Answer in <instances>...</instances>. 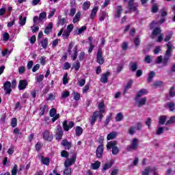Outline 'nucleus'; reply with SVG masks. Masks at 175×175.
Segmentation results:
<instances>
[{
  "mask_svg": "<svg viewBox=\"0 0 175 175\" xmlns=\"http://www.w3.org/2000/svg\"><path fill=\"white\" fill-rule=\"evenodd\" d=\"M167 49L165 53L164 57L159 56L156 59V64H161L162 66H167L169 65V59L172 57V50H173V44L170 42L167 44Z\"/></svg>",
  "mask_w": 175,
  "mask_h": 175,
  "instance_id": "nucleus-1",
  "label": "nucleus"
},
{
  "mask_svg": "<svg viewBox=\"0 0 175 175\" xmlns=\"http://www.w3.org/2000/svg\"><path fill=\"white\" fill-rule=\"evenodd\" d=\"M98 118H99L98 121H102V119L103 118V115H100V113L98 111H94L93 113L91 120H90V125L92 126H94V125H95V122H96V120H98Z\"/></svg>",
  "mask_w": 175,
  "mask_h": 175,
  "instance_id": "nucleus-2",
  "label": "nucleus"
},
{
  "mask_svg": "<svg viewBox=\"0 0 175 175\" xmlns=\"http://www.w3.org/2000/svg\"><path fill=\"white\" fill-rule=\"evenodd\" d=\"M42 139L46 142H53L54 139V135L51 131L45 130L42 133Z\"/></svg>",
  "mask_w": 175,
  "mask_h": 175,
  "instance_id": "nucleus-3",
  "label": "nucleus"
},
{
  "mask_svg": "<svg viewBox=\"0 0 175 175\" xmlns=\"http://www.w3.org/2000/svg\"><path fill=\"white\" fill-rule=\"evenodd\" d=\"M137 147H139V139L137 138H134L131 141V144L126 147V150L128 151H135L137 150Z\"/></svg>",
  "mask_w": 175,
  "mask_h": 175,
  "instance_id": "nucleus-4",
  "label": "nucleus"
},
{
  "mask_svg": "<svg viewBox=\"0 0 175 175\" xmlns=\"http://www.w3.org/2000/svg\"><path fill=\"white\" fill-rule=\"evenodd\" d=\"M77 159V154L75 153L72 154L71 159H67L64 162L65 167H69V166H72V165H75L76 163V159Z\"/></svg>",
  "mask_w": 175,
  "mask_h": 175,
  "instance_id": "nucleus-5",
  "label": "nucleus"
},
{
  "mask_svg": "<svg viewBox=\"0 0 175 175\" xmlns=\"http://www.w3.org/2000/svg\"><path fill=\"white\" fill-rule=\"evenodd\" d=\"M117 141L110 142V149L113 155H117L120 152V148L117 146Z\"/></svg>",
  "mask_w": 175,
  "mask_h": 175,
  "instance_id": "nucleus-6",
  "label": "nucleus"
},
{
  "mask_svg": "<svg viewBox=\"0 0 175 175\" xmlns=\"http://www.w3.org/2000/svg\"><path fill=\"white\" fill-rule=\"evenodd\" d=\"M3 88L5 92L6 95H10L11 92H12V83H10V81H6L4 83H3Z\"/></svg>",
  "mask_w": 175,
  "mask_h": 175,
  "instance_id": "nucleus-7",
  "label": "nucleus"
},
{
  "mask_svg": "<svg viewBox=\"0 0 175 175\" xmlns=\"http://www.w3.org/2000/svg\"><path fill=\"white\" fill-rule=\"evenodd\" d=\"M75 126V122L70 121L68 125V120H64L63 122V128L66 132H68L69 129H72Z\"/></svg>",
  "mask_w": 175,
  "mask_h": 175,
  "instance_id": "nucleus-8",
  "label": "nucleus"
},
{
  "mask_svg": "<svg viewBox=\"0 0 175 175\" xmlns=\"http://www.w3.org/2000/svg\"><path fill=\"white\" fill-rule=\"evenodd\" d=\"M96 62L99 64V65H103L105 63V59H103V56H102V49H98L97 52V60Z\"/></svg>",
  "mask_w": 175,
  "mask_h": 175,
  "instance_id": "nucleus-9",
  "label": "nucleus"
},
{
  "mask_svg": "<svg viewBox=\"0 0 175 175\" xmlns=\"http://www.w3.org/2000/svg\"><path fill=\"white\" fill-rule=\"evenodd\" d=\"M28 85V82L27 80H20L19 81V84L18 86V88L20 91H24L27 88V86Z\"/></svg>",
  "mask_w": 175,
  "mask_h": 175,
  "instance_id": "nucleus-10",
  "label": "nucleus"
},
{
  "mask_svg": "<svg viewBox=\"0 0 175 175\" xmlns=\"http://www.w3.org/2000/svg\"><path fill=\"white\" fill-rule=\"evenodd\" d=\"M62 136H64V131H62V127L60 126H57V131H56V140H61L62 139Z\"/></svg>",
  "mask_w": 175,
  "mask_h": 175,
  "instance_id": "nucleus-11",
  "label": "nucleus"
},
{
  "mask_svg": "<svg viewBox=\"0 0 175 175\" xmlns=\"http://www.w3.org/2000/svg\"><path fill=\"white\" fill-rule=\"evenodd\" d=\"M103 155V145L100 144L96 150V158L100 159Z\"/></svg>",
  "mask_w": 175,
  "mask_h": 175,
  "instance_id": "nucleus-12",
  "label": "nucleus"
},
{
  "mask_svg": "<svg viewBox=\"0 0 175 175\" xmlns=\"http://www.w3.org/2000/svg\"><path fill=\"white\" fill-rule=\"evenodd\" d=\"M61 144L64 147L65 150H70L72 148V142L68 141L66 139H63Z\"/></svg>",
  "mask_w": 175,
  "mask_h": 175,
  "instance_id": "nucleus-13",
  "label": "nucleus"
},
{
  "mask_svg": "<svg viewBox=\"0 0 175 175\" xmlns=\"http://www.w3.org/2000/svg\"><path fill=\"white\" fill-rule=\"evenodd\" d=\"M135 102L138 106V107H142V106H144L147 103V98L144 97L139 100V98H135Z\"/></svg>",
  "mask_w": 175,
  "mask_h": 175,
  "instance_id": "nucleus-14",
  "label": "nucleus"
},
{
  "mask_svg": "<svg viewBox=\"0 0 175 175\" xmlns=\"http://www.w3.org/2000/svg\"><path fill=\"white\" fill-rule=\"evenodd\" d=\"M98 107L99 111H98L100 113V115L103 116V113H105V109H106L105 103L103 101H101L100 103H99Z\"/></svg>",
  "mask_w": 175,
  "mask_h": 175,
  "instance_id": "nucleus-15",
  "label": "nucleus"
},
{
  "mask_svg": "<svg viewBox=\"0 0 175 175\" xmlns=\"http://www.w3.org/2000/svg\"><path fill=\"white\" fill-rule=\"evenodd\" d=\"M109 75H110L109 72H107L103 74L100 77V81L101 83H103L104 84H106V83H107L109 81Z\"/></svg>",
  "mask_w": 175,
  "mask_h": 175,
  "instance_id": "nucleus-16",
  "label": "nucleus"
},
{
  "mask_svg": "<svg viewBox=\"0 0 175 175\" xmlns=\"http://www.w3.org/2000/svg\"><path fill=\"white\" fill-rule=\"evenodd\" d=\"M46 111H49V106L44 105H41L40 107V113H39V116L40 117H42V116H44V113H46Z\"/></svg>",
  "mask_w": 175,
  "mask_h": 175,
  "instance_id": "nucleus-17",
  "label": "nucleus"
},
{
  "mask_svg": "<svg viewBox=\"0 0 175 175\" xmlns=\"http://www.w3.org/2000/svg\"><path fill=\"white\" fill-rule=\"evenodd\" d=\"M53 31V23H48L47 27H45V29L44 31V33L46 35H49L51 32Z\"/></svg>",
  "mask_w": 175,
  "mask_h": 175,
  "instance_id": "nucleus-18",
  "label": "nucleus"
},
{
  "mask_svg": "<svg viewBox=\"0 0 175 175\" xmlns=\"http://www.w3.org/2000/svg\"><path fill=\"white\" fill-rule=\"evenodd\" d=\"M98 9L99 8H98V6H95L94 8H93L90 16L91 20H94V18L96 17V13H98Z\"/></svg>",
  "mask_w": 175,
  "mask_h": 175,
  "instance_id": "nucleus-19",
  "label": "nucleus"
},
{
  "mask_svg": "<svg viewBox=\"0 0 175 175\" xmlns=\"http://www.w3.org/2000/svg\"><path fill=\"white\" fill-rule=\"evenodd\" d=\"M134 1L135 0H130L129 2V8L132 12H136V10H137V6L135 4H133Z\"/></svg>",
  "mask_w": 175,
  "mask_h": 175,
  "instance_id": "nucleus-20",
  "label": "nucleus"
},
{
  "mask_svg": "<svg viewBox=\"0 0 175 175\" xmlns=\"http://www.w3.org/2000/svg\"><path fill=\"white\" fill-rule=\"evenodd\" d=\"M121 13H122V7L118 5L116 8L115 17L118 18L121 16Z\"/></svg>",
  "mask_w": 175,
  "mask_h": 175,
  "instance_id": "nucleus-21",
  "label": "nucleus"
},
{
  "mask_svg": "<svg viewBox=\"0 0 175 175\" xmlns=\"http://www.w3.org/2000/svg\"><path fill=\"white\" fill-rule=\"evenodd\" d=\"M73 54L71 56V58L72 59V61H76V59H77V55L79 54V48H77V46H75L73 49Z\"/></svg>",
  "mask_w": 175,
  "mask_h": 175,
  "instance_id": "nucleus-22",
  "label": "nucleus"
},
{
  "mask_svg": "<svg viewBox=\"0 0 175 175\" xmlns=\"http://www.w3.org/2000/svg\"><path fill=\"white\" fill-rule=\"evenodd\" d=\"M26 23H27V16L23 17V15H21L19 16L20 27H23V25H25Z\"/></svg>",
  "mask_w": 175,
  "mask_h": 175,
  "instance_id": "nucleus-23",
  "label": "nucleus"
},
{
  "mask_svg": "<svg viewBox=\"0 0 175 175\" xmlns=\"http://www.w3.org/2000/svg\"><path fill=\"white\" fill-rule=\"evenodd\" d=\"M41 163H42V165H46V166H49V165H50V159L42 156Z\"/></svg>",
  "mask_w": 175,
  "mask_h": 175,
  "instance_id": "nucleus-24",
  "label": "nucleus"
},
{
  "mask_svg": "<svg viewBox=\"0 0 175 175\" xmlns=\"http://www.w3.org/2000/svg\"><path fill=\"white\" fill-rule=\"evenodd\" d=\"M80 17H81V12H78L75 14V17H74V18H73V20H72V23H73L74 24H76V23H79V21H80Z\"/></svg>",
  "mask_w": 175,
  "mask_h": 175,
  "instance_id": "nucleus-25",
  "label": "nucleus"
},
{
  "mask_svg": "<svg viewBox=\"0 0 175 175\" xmlns=\"http://www.w3.org/2000/svg\"><path fill=\"white\" fill-rule=\"evenodd\" d=\"M132 84H133V81L129 80L124 88V92H123V95H125L126 92H128V90L131 89L132 87Z\"/></svg>",
  "mask_w": 175,
  "mask_h": 175,
  "instance_id": "nucleus-26",
  "label": "nucleus"
},
{
  "mask_svg": "<svg viewBox=\"0 0 175 175\" xmlns=\"http://www.w3.org/2000/svg\"><path fill=\"white\" fill-rule=\"evenodd\" d=\"M75 135L76 136H77L78 137L79 136H81L83 135V128L77 126L76 127V129H75Z\"/></svg>",
  "mask_w": 175,
  "mask_h": 175,
  "instance_id": "nucleus-27",
  "label": "nucleus"
},
{
  "mask_svg": "<svg viewBox=\"0 0 175 175\" xmlns=\"http://www.w3.org/2000/svg\"><path fill=\"white\" fill-rule=\"evenodd\" d=\"M147 94V90L146 89H142L141 90H139L135 98H142V96H143V95H146Z\"/></svg>",
  "mask_w": 175,
  "mask_h": 175,
  "instance_id": "nucleus-28",
  "label": "nucleus"
},
{
  "mask_svg": "<svg viewBox=\"0 0 175 175\" xmlns=\"http://www.w3.org/2000/svg\"><path fill=\"white\" fill-rule=\"evenodd\" d=\"M91 166L93 170H97V169H99V167H100V161H97L95 163H92Z\"/></svg>",
  "mask_w": 175,
  "mask_h": 175,
  "instance_id": "nucleus-29",
  "label": "nucleus"
},
{
  "mask_svg": "<svg viewBox=\"0 0 175 175\" xmlns=\"http://www.w3.org/2000/svg\"><path fill=\"white\" fill-rule=\"evenodd\" d=\"M72 69H75L76 72H79V70L80 69V61H75V62L72 64Z\"/></svg>",
  "mask_w": 175,
  "mask_h": 175,
  "instance_id": "nucleus-30",
  "label": "nucleus"
},
{
  "mask_svg": "<svg viewBox=\"0 0 175 175\" xmlns=\"http://www.w3.org/2000/svg\"><path fill=\"white\" fill-rule=\"evenodd\" d=\"M41 46L44 49H47V46H49V40L47 38H44L40 42Z\"/></svg>",
  "mask_w": 175,
  "mask_h": 175,
  "instance_id": "nucleus-31",
  "label": "nucleus"
},
{
  "mask_svg": "<svg viewBox=\"0 0 175 175\" xmlns=\"http://www.w3.org/2000/svg\"><path fill=\"white\" fill-rule=\"evenodd\" d=\"M115 120L116 122H120V121H122V120H124V115L122 114V113L120 112L117 113Z\"/></svg>",
  "mask_w": 175,
  "mask_h": 175,
  "instance_id": "nucleus-32",
  "label": "nucleus"
},
{
  "mask_svg": "<svg viewBox=\"0 0 175 175\" xmlns=\"http://www.w3.org/2000/svg\"><path fill=\"white\" fill-rule=\"evenodd\" d=\"M90 6H91V3H90V1H85L83 4L82 9L86 12V10L90 9Z\"/></svg>",
  "mask_w": 175,
  "mask_h": 175,
  "instance_id": "nucleus-33",
  "label": "nucleus"
},
{
  "mask_svg": "<svg viewBox=\"0 0 175 175\" xmlns=\"http://www.w3.org/2000/svg\"><path fill=\"white\" fill-rule=\"evenodd\" d=\"M46 16H47V14L46 13V12H41L38 17L40 23H43V20L46 18Z\"/></svg>",
  "mask_w": 175,
  "mask_h": 175,
  "instance_id": "nucleus-34",
  "label": "nucleus"
},
{
  "mask_svg": "<svg viewBox=\"0 0 175 175\" xmlns=\"http://www.w3.org/2000/svg\"><path fill=\"white\" fill-rule=\"evenodd\" d=\"M161 33V27H156L152 33V38H154V36H157V35H159Z\"/></svg>",
  "mask_w": 175,
  "mask_h": 175,
  "instance_id": "nucleus-35",
  "label": "nucleus"
},
{
  "mask_svg": "<svg viewBox=\"0 0 175 175\" xmlns=\"http://www.w3.org/2000/svg\"><path fill=\"white\" fill-rule=\"evenodd\" d=\"M130 69L132 72H135L137 70V63L133 62L130 64Z\"/></svg>",
  "mask_w": 175,
  "mask_h": 175,
  "instance_id": "nucleus-36",
  "label": "nucleus"
},
{
  "mask_svg": "<svg viewBox=\"0 0 175 175\" xmlns=\"http://www.w3.org/2000/svg\"><path fill=\"white\" fill-rule=\"evenodd\" d=\"M155 72L154 71H150L149 75H148V83H151V81H152V79L155 76Z\"/></svg>",
  "mask_w": 175,
  "mask_h": 175,
  "instance_id": "nucleus-37",
  "label": "nucleus"
},
{
  "mask_svg": "<svg viewBox=\"0 0 175 175\" xmlns=\"http://www.w3.org/2000/svg\"><path fill=\"white\" fill-rule=\"evenodd\" d=\"M150 172H151V167L149 166L142 172V175H150Z\"/></svg>",
  "mask_w": 175,
  "mask_h": 175,
  "instance_id": "nucleus-38",
  "label": "nucleus"
},
{
  "mask_svg": "<svg viewBox=\"0 0 175 175\" xmlns=\"http://www.w3.org/2000/svg\"><path fill=\"white\" fill-rule=\"evenodd\" d=\"M166 106L168 107V109H170V111H174L175 109V105L174 103H167Z\"/></svg>",
  "mask_w": 175,
  "mask_h": 175,
  "instance_id": "nucleus-39",
  "label": "nucleus"
},
{
  "mask_svg": "<svg viewBox=\"0 0 175 175\" xmlns=\"http://www.w3.org/2000/svg\"><path fill=\"white\" fill-rule=\"evenodd\" d=\"M59 20L57 22L58 25H65V21H66V19L65 18H61L58 17Z\"/></svg>",
  "mask_w": 175,
  "mask_h": 175,
  "instance_id": "nucleus-40",
  "label": "nucleus"
},
{
  "mask_svg": "<svg viewBox=\"0 0 175 175\" xmlns=\"http://www.w3.org/2000/svg\"><path fill=\"white\" fill-rule=\"evenodd\" d=\"M84 31H87V27L82 26L80 29L77 31V35H81Z\"/></svg>",
  "mask_w": 175,
  "mask_h": 175,
  "instance_id": "nucleus-41",
  "label": "nucleus"
},
{
  "mask_svg": "<svg viewBox=\"0 0 175 175\" xmlns=\"http://www.w3.org/2000/svg\"><path fill=\"white\" fill-rule=\"evenodd\" d=\"M159 10V8H158V4L153 3L152 6V13H157Z\"/></svg>",
  "mask_w": 175,
  "mask_h": 175,
  "instance_id": "nucleus-42",
  "label": "nucleus"
},
{
  "mask_svg": "<svg viewBox=\"0 0 175 175\" xmlns=\"http://www.w3.org/2000/svg\"><path fill=\"white\" fill-rule=\"evenodd\" d=\"M120 172V169L118 167H116L114 168H112V170L111 172V175H118Z\"/></svg>",
  "mask_w": 175,
  "mask_h": 175,
  "instance_id": "nucleus-43",
  "label": "nucleus"
},
{
  "mask_svg": "<svg viewBox=\"0 0 175 175\" xmlns=\"http://www.w3.org/2000/svg\"><path fill=\"white\" fill-rule=\"evenodd\" d=\"M63 173L64 175H72V169L70 167H66Z\"/></svg>",
  "mask_w": 175,
  "mask_h": 175,
  "instance_id": "nucleus-44",
  "label": "nucleus"
},
{
  "mask_svg": "<svg viewBox=\"0 0 175 175\" xmlns=\"http://www.w3.org/2000/svg\"><path fill=\"white\" fill-rule=\"evenodd\" d=\"M11 126H12V128H16V126H17V118H13L11 120Z\"/></svg>",
  "mask_w": 175,
  "mask_h": 175,
  "instance_id": "nucleus-45",
  "label": "nucleus"
},
{
  "mask_svg": "<svg viewBox=\"0 0 175 175\" xmlns=\"http://www.w3.org/2000/svg\"><path fill=\"white\" fill-rule=\"evenodd\" d=\"M68 83H69V81L68 80V73L66 72L63 77V84L64 85H66Z\"/></svg>",
  "mask_w": 175,
  "mask_h": 175,
  "instance_id": "nucleus-46",
  "label": "nucleus"
},
{
  "mask_svg": "<svg viewBox=\"0 0 175 175\" xmlns=\"http://www.w3.org/2000/svg\"><path fill=\"white\" fill-rule=\"evenodd\" d=\"M18 169V167L17 165H14V167L12 170L11 175H17V170Z\"/></svg>",
  "mask_w": 175,
  "mask_h": 175,
  "instance_id": "nucleus-47",
  "label": "nucleus"
},
{
  "mask_svg": "<svg viewBox=\"0 0 175 175\" xmlns=\"http://www.w3.org/2000/svg\"><path fill=\"white\" fill-rule=\"evenodd\" d=\"M70 96V92H69L68 91H64L62 92V98H63L64 99H66V98H68Z\"/></svg>",
  "mask_w": 175,
  "mask_h": 175,
  "instance_id": "nucleus-48",
  "label": "nucleus"
},
{
  "mask_svg": "<svg viewBox=\"0 0 175 175\" xmlns=\"http://www.w3.org/2000/svg\"><path fill=\"white\" fill-rule=\"evenodd\" d=\"M118 135L117 131H113L110 133V140H113V139H116Z\"/></svg>",
  "mask_w": 175,
  "mask_h": 175,
  "instance_id": "nucleus-49",
  "label": "nucleus"
},
{
  "mask_svg": "<svg viewBox=\"0 0 175 175\" xmlns=\"http://www.w3.org/2000/svg\"><path fill=\"white\" fill-rule=\"evenodd\" d=\"M10 38V35H9V33L5 32V33H3V40H4V42H8V40H9Z\"/></svg>",
  "mask_w": 175,
  "mask_h": 175,
  "instance_id": "nucleus-50",
  "label": "nucleus"
},
{
  "mask_svg": "<svg viewBox=\"0 0 175 175\" xmlns=\"http://www.w3.org/2000/svg\"><path fill=\"white\" fill-rule=\"evenodd\" d=\"M61 157H62V158H68L69 157V153L66 150H62L61 152Z\"/></svg>",
  "mask_w": 175,
  "mask_h": 175,
  "instance_id": "nucleus-51",
  "label": "nucleus"
},
{
  "mask_svg": "<svg viewBox=\"0 0 175 175\" xmlns=\"http://www.w3.org/2000/svg\"><path fill=\"white\" fill-rule=\"evenodd\" d=\"M57 114V109L55 108H52L49 111L50 117H54Z\"/></svg>",
  "mask_w": 175,
  "mask_h": 175,
  "instance_id": "nucleus-52",
  "label": "nucleus"
},
{
  "mask_svg": "<svg viewBox=\"0 0 175 175\" xmlns=\"http://www.w3.org/2000/svg\"><path fill=\"white\" fill-rule=\"evenodd\" d=\"M154 87H162L163 82L162 81H157L153 83Z\"/></svg>",
  "mask_w": 175,
  "mask_h": 175,
  "instance_id": "nucleus-53",
  "label": "nucleus"
},
{
  "mask_svg": "<svg viewBox=\"0 0 175 175\" xmlns=\"http://www.w3.org/2000/svg\"><path fill=\"white\" fill-rule=\"evenodd\" d=\"M73 46H75V42H71L69 45H68V53L69 54H72V49H73Z\"/></svg>",
  "mask_w": 175,
  "mask_h": 175,
  "instance_id": "nucleus-54",
  "label": "nucleus"
},
{
  "mask_svg": "<svg viewBox=\"0 0 175 175\" xmlns=\"http://www.w3.org/2000/svg\"><path fill=\"white\" fill-rule=\"evenodd\" d=\"M62 69H63V70H68L70 69V64L68 62L64 63V65Z\"/></svg>",
  "mask_w": 175,
  "mask_h": 175,
  "instance_id": "nucleus-55",
  "label": "nucleus"
},
{
  "mask_svg": "<svg viewBox=\"0 0 175 175\" xmlns=\"http://www.w3.org/2000/svg\"><path fill=\"white\" fill-rule=\"evenodd\" d=\"M76 10H77V9H76V8H73V7L71 8L69 16H70V17H73V16H75V14H76Z\"/></svg>",
  "mask_w": 175,
  "mask_h": 175,
  "instance_id": "nucleus-56",
  "label": "nucleus"
},
{
  "mask_svg": "<svg viewBox=\"0 0 175 175\" xmlns=\"http://www.w3.org/2000/svg\"><path fill=\"white\" fill-rule=\"evenodd\" d=\"M16 87H17V81H16V79H14L11 83V88H12V90H14Z\"/></svg>",
  "mask_w": 175,
  "mask_h": 175,
  "instance_id": "nucleus-57",
  "label": "nucleus"
},
{
  "mask_svg": "<svg viewBox=\"0 0 175 175\" xmlns=\"http://www.w3.org/2000/svg\"><path fill=\"white\" fill-rule=\"evenodd\" d=\"M40 64L42 65V66H44L46 65V57L42 56L40 59Z\"/></svg>",
  "mask_w": 175,
  "mask_h": 175,
  "instance_id": "nucleus-58",
  "label": "nucleus"
},
{
  "mask_svg": "<svg viewBox=\"0 0 175 175\" xmlns=\"http://www.w3.org/2000/svg\"><path fill=\"white\" fill-rule=\"evenodd\" d=\"M44 79V75H40L36 78L37 83H42L43 81V79Z\"/></svg>",
  "mask_w": 175,
  "mask_h": 175,
  "instance_id": "nucleus-59",
  "label": "nucleus"
},
{
  "mask_svg": "<svg viewBox=\"0 0 175 175\" xmlns=\"http://www.w3.org/2000/svg\"><path fill=\"white\" fill-rule=\"evenodd\" d=\"M166 121V116H161L159 118V124L161 125H163L165 124V122Z\"/></svg>",
  "mask_w": 175,
  "mask_h": 175,
  "instance_id": "nucleus-60",
  "label": "nucleus"
},
{
  "mask_svg": "<svg viewBox=\"0 0 175 175\" xmlns=\"http://www.w3.org/2000/svg\"><path fill=\"white\" fill-rule=\"evenodd\" d=\"M80 93H78V92H75L74 93V99L75 100H80Z\"/></svg>",
  "mask_w": 175,
  "mask_h": 175,
  "instance_id": "nucleus-61",
  "label": "nucleus"
},
{
  "mask_svg": "<svg viewBox=\"0 0 175 175\" xmlns=\"http://www.w3.org/2000/svg\"><path fill=\"white\" fill-rule=\"evenodd\" d=\"M122 50H124V51L128 50V42H124L122 44Z\"/></svg>",
  "mask_w": 175,
  "mask_h": 175,
  "instance_id": "nucleus-62",
  "label": "nucleus"
},
{
  "mask_svg": "<svg viewBox=\"0 0 175 175\" xmlns=\"http://www.w3.org/2000/svg\"><path fill=\"white\" fill-rule=\"evenodd\" d=\"M136 131H137V130H136L135 127L132 126L129 129V133L130 135H134V133H135V132H136Z\"/></svg>",
  "mask_w": 175,
  "mask_h": 175,
  "instance_id": "nucleus-63",
  "label": "nucleus"
},
{
  "mask_svg": "<svg viewBox=\"0 0 175 175\" xmlns=\"http://www.w3.org/2000/svg\"><path fill=\"white\" fill-rule=\"evenodd\" d=\"M173 122H175V116L171 117L170 119L167 121L166 125H169V124H173Z\"/></svg>",
  "mask_w": 175,
  "mask_h": 175,
  "instance_id": "nucleus-64",
  "label": "nucleus"
}]
</instances>
